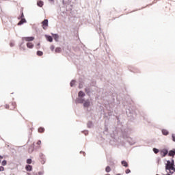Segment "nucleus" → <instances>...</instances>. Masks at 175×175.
<instances>
[{
	"instance_id": "1",
	"label": "nucleus",
	"mask_w": 175,
	"mask_h": 175,
	"mask_svg": "<svg viewBox=\"0 0 175 175\" xmlns=\"http://www.w3.org/2000/svg\"><path fill=\"white\" fill-rule=\"evenodd\" d=\"M5 107L8 110H15L16 107H17V104L16 102H12L10 103V105L6 104Z\"/></svg>"
},
{
	"instance_id": "2",
	"label": "nucleus",
	"mask_w": 175,
	"mask_h": 175,
	"mask_svg": "<svg viewBox=\"0 0 175 175\" xmlns=\"http://www.w3.org/2000/svg\"><path fill=\"white\" fill-rule=\"evenodd\" d=\"M43 29H47L49 27V20L45 19L42 22Z\"/></svg>"
},
{
	"instance_id": "3",
	"label": "nucleus",
	"mask_w": 175,
	"mask_h": 175,
	"mask_svg": "<svg viewBox=\"0 0 175 175\" xmlns=\"http://www.w3.org/2000/svg\"><path fill=\"white\" fill-rule=\"evenodd\" d=\"M23 40H25V42H32L35 40V37H24Z\"/></svg>"
},
{
	"instance_id": "4",
	"label": "nucleus",
	"mask_w": 175,
	"mask_h": 175,
	"mask_svg": "<svg viewBox=\"0 0 175 175\" xmlns=\"http://www.w3.org/2000/svg\"><path fill=\"white\" fill-rule=\"evenodd\" d=\"M167 150L166 149H163L162 150H161L160 152V155L161 157H166V155H167Z\"/></svg>"
},
{
	"instance_id": "5",
	"label": "nucleus",
	"mask_w": 175,
	"mask_h": 175,
	"mask_svg": "<svg viewBox=\"0 0 175 175\" xmlns=\"http://www.w3.org/2000/svg\"><path fill=\"white\" fill-rule=\"evenodd\" d=\"M173 166V163H171L170 161H167V164L165 165V170H169Z\"/></svg>"
},
{
	"instance_id": "6",
	"label": "nucleus",
	"mask_w": 175,
	"mask_h": 175,
	"mask_svg": "<svg viewBox=\"0 0 175 175\" xmlns=\"http://www.w3.org/2000/svg\"><path fill=\"white\" fill-rule=\"evenodd\" d=\"M27 47H28V49H33V44L32 42H27Z\"/></svg>"
},
{
	"instance_id": "7",
	"label": "nucleus",
	"mask_w": 175,
	"mask_h": 175,
	"mask_svg": "<svg viewBox=\"0 0 175 175\" xmlns=\"http://www.w3.org/2000/svg\"><path fill=\"white\" fill-rule=\"evenodd\" d=\"M24 23H27V21L25 18H22L18 23V25H22V24H24Z\"/></svg>"
},
{
	"instance_id": "8",
	"label": "nucleus",
	"mask_w": 175,
	"mask_h": 175,
	"mask_svg": "<svg viewBox=\"0 0 175 175\" xmlns=\"http://www.w3.org/2000/svg\"><path fill=\"white\" fill-rule=\"evenodd\" d=\"M90 105V100H88L84 103L83 106L84 107H89Z\"/></svg>"
},
{
	"instance_id": "9",
	"label": "nucleus",
	"mask_w": 175,
	"mask_h": 175,
	"mask_svg": "<svg viewBox=\"0 0 175 175\" xmlns=\"http://www.w3.org/2000/svg\"><path fill=\"white\" fill-rule=\"evenodd\" d=\"M25 169L27 172H31V170H32V165H26Z\"/></svg>"
},
{
	"instance_id": "10",
	"label": "nucleus",
	"mask_w": 175,
	"mask_h": 175,
	"mask_svg": "<svg viewBox=\"0 0 175 175\" xmlns=\"http://www.w3.org/2000/svg\"><path fill=\"white\" fill-rule=\"evenodd\" d=\"M168 170H170V173L171 174H173V173L175 172V167L172 165V167H171Z\"/></svg>"
},
{
	"instance_id": "11",
	"label": "nucleus",
	"mask_w": 175,
	"mask_h": 175,
	"mask_svg": "<svg viewBox=\"0 0 175 175\" xmlns=\"http://www.w3.org/2000/svg\"><path fill=\"white\" fill-rule=\"evenodd\" d=\"M40 158H41V159H42V161H41V163L42 165H44V163L46 162V158L44 157V155H43V154L41 155Z\"/></svg>"
},
{
	"instance_id": "12",
	"label": "nucleus",
	"mask_w": 175,
	"mask_h": 175,
	"mask_svg": "<svg viewBox=\"0 0 175 175\" xmlns=\"http://www.w3.org/2000/svg\"><path fill=\"white\" fill-rule=\"evenodd\" d=\"M85 94H84V92H83V91H80L78 94V96L83 98V96H85Z\"/></svg>"
},
{
	"instance_id": "13",
	"label": "nucleus",
	"mask_w": 175,
	"mask_h": 175,
	"mask_svg": "<svg viewBox=\"0 0 175 175\" xmlns=\"http://www.w3.org/2000/svg\"><path fill=\"white\" fill-rule=\"evenodd\" d=\"M168 155H169V157H174L175 151H174V150L170 151L169 153H168Z\"/></svg>"
},
{
	"instance_id": "14",
	"label": "nucleus",
	"mask_w": 175,
	"mask_h": 175,
	"mask_svg": "<svg viewBox=\"0 0 175 175\" xmlns=\"http://www.w3.org/2000/svg\"><path fill=\"white\" fill-rule=\"evenodd\" d=\"M62 51V49L60 48V47H57L55 49V52L56 53H61Z\"/></svg>"
},
{
	"instance_id": "15",
	"label": "nucleus",
	"mask_w": 175,
	"mask_h": 175,
	"mask_svg": "<svg viewBox=\"0 0 175 175\" xmlns=\"http://www.w3.org/2000/svg\"><path fill=\"white\" fill-rule=\"evenodd\" d=\"M162 133L163 135H165V136H167V135H169V131H167V130H162Z\"/></svg>"
},
{
	"instance_id": "16",
	"label": "nucleus",
	"mask_w": 175,
	"mask_h": 175,
	"mask_svg": "<svg viewBox=\"0 0 175 175\" xmlns=\"http://www.w3.org/2000/svg\"><path fill=\"white\" fill-rule=\"evenodd\" d=\"M38 6H39L40 8H42L43 6V1H38L37 3Z\"/></svg>"
},
{
	"instance_id": "17",
	"label": "nucleus",
	"mask_w": 175,
	"mask_h": 175,
	"mask_svg": "<svg viewBox=\"0 0 175 175\" xmlns=\"http://www.w3.org/2000/svg\"><path fill=\"white\" fill-rule=\"evenodd\" d=\"M33 144L29 148V152H33Z\"/></svg>"
},
{
	"instance_id": "18",
	"label": "nucleus",
	"mask_w": 175,
	"mask_h": 175,
	"mask_svg": "<svg viewBox=\"0 0 175 175\" xmlns=\"http://www.w3.org/2000/svg\"><path fill=\"white\" fill-rule=\"evenodd\" d=\"M38 132H39V133H43V132H44V128H43V127H40V128L38 129Z\"/></svg>"
},
{
	"instance_id": "19",
	"label": "nucleus",
	"mask_w": 175,
	"mask_h": 175,
	"mask_svg": "<svg viewBox=\"0 0 175 175\" xmlns=\"http://www.w3.org/2000/svg\"><path fill=\"white\" fill-rule=\"evenodd\" d=\"M122 166H124L125 167H128V163H126V161H122Z\"/></svg>"
},
{
	"instance_id": "20",
	"label": "nucleus",
	"mask_w": 175,
	"mask_h": 175,
	"mask_svg": "<svg viewBox=\"0 0 175 175\" xmlns=\"http://www.w3.org/2000/svg\"><path fill=\"white\" fill-rule=\"evenodd\" d=\"M105 171L107 172V173H110V172H111V168H110L109 166H107L105 168Z\"/></svg>"
},
{
	"instance_id": "21",
	"label": "nucleus",
	"mask_w": 175,
	"mask_h": 175,
	"mask_svg": "<svg viewBox=\"0 0 175 175\" xmlns=\"http://www.w3.org/2000/svg\"><path fill=\"white\" fill-rule=\"evenodd\" d=\"M43 174H44L43 171H40L38 173H35V172L33 173V175H43Z\"/></svg>"
},
{
	"instance_id": "22",
	"label": "nucleus",
	"mask_w": 175,
	"mask_h": 175,
	"mask_svg": "<svg viewBox=\"0 0 175 175\" xmlns=\"http://www.w3.org/2000/svg\"><path fill=\"white\" fill-rule=\"evenodd\" d=\"M37 55H38V57H42V55H43V52L40 51H37Z\"/></svg>"
},
{
	"instance_id": "23",
	"label": "nucleus",
	"mask_w": 175,
	"mask_h": 175,
	"mask_svg": "<svg viewBox=\"0 0 175 175\" xmlns=\"http://www.w3.org/2000/svg\"><path fill=\"white\" fill-rule=\"evenodd\" d=\"M46 39H47V40H48V42H53V37H51V36H47L46 37Z\"/></svg>"
},
{
	"instance_id": "24",
	"label": "nucleus",
	"mask_w": 175,
	"mask_h": 175,
	"mask_svg": "<svg viewBox=\"0 0 175 175\" xmlns=\"http://www.w3.org/2000/svg\"><path fill=\"white\" fill-rule=\"evenodd\" d=\"M36 144L38 145V148H40V144H42V141L39 140L37 142Z\"/></svg>"
},
{
	"instance_id": "25",
	"label": "nucleus",
	"mask_w": 175,
	"mask_h": 175,
	"mask_svg": "<svg viewBox=\"0 0 175 175\" xmlns=\"http://www.w3.org/2000/svg\"><path fill=\"white\" fill-rule=\"evenodd\" d=\"M75 84H76V81L72 80L70 82V87H73V85H75Z\"/></svg>"
},
{
	"instance_id": "26",
	"label": "nucleus",
	"mask_w": 175,
	"mask_h": 175,
	"mask_svg": "<svg viewBox=\"0 0 175 175\" xmlns=\"http://www.w3.org/2000/svg\"><path fill=\"white\" fill-rule=\"evenodd\" d=\"M27 163H28L29 165H31V163H32V159H28L27 160Z\"/></svg>"
},
{
	"instance_id": "27",
	"label": "nucleus",
	"mask_w": 175,
	"mask_h": 175,
	"mask_svg": "<svg viewBox=\"0 0 175 175\" xmlns=\"http://www.w3.org/2000/svg\"><path fill=\"white\" fill-rule=\"evenodd\" d=\"M153 151L154 152V154H158V152H159V150L157 149V148H153Z\"/></svg>"
},
{
	"instance_id": "28",
	"label": "nucleus",
	"mask_w": 175,
	"mask_h": 175,
	"mask_svg": "<svg viewBox=\"0 0 175 175\" xmlns=\"http://www.w3.org/2000/svg\"><path fill=\"white\" fill-rule=\"evenodd\" d=\"M7 163H8L7 161H6L5 160H3V161H2L1 165H2L3 166H6Z\"/></svg>"
},
{
	"instance_id": "29",
	"label": "nucleus",
	"mask_w": 175,
	"mask_h": 175,
	"mask_svg": "<svg viewBox=\"0 0 175 175\" xmlns=\"http://www.w3.org/2000/svg\"><path fill=\"white\" fill-rule=\"evenodd\" d=\"M55 49V46H54V45H51L50 46V50H51V51H54V49Z\"/></svg>"
},
{
	"instance_id": "30",
	"label": "nucleus",
	"mask_w": 175,
	"mask_h": 175,
	"mask_svg": "<svg viewBox=\"0 0 175 175\" xmlns=\"http://www.w3.org/2000/svg\"><path fill=\"white\" fill-rule=\"evenodd\" d=\"M3 170H5V167L0 166V172H3Z\"/></svg>"
},
{
	"instance_id": "31",
	"label": "nucleus",
	"mask_w": 175,
	"mask_h": 175,
	"mask_svg": "<svg viewBox=\"0 0 175 175\" xmlns=\"http://www.w3.org/2000/svg\"><path fill=\"white\" fill-rule=\"evenodd\" d=\"M130 172H131V170L127 169V170H126V174H129Z\"/></svg>"
},
{
	"instance_id": "32",
	"label": "nucleus",
	"mask_w": 175,
	"mask_h": 175,
	"mask_svg": "<svg viewBox=\"0 0 175 175\" xmlns=\"http://www.w3.org/2000/svg\"><path fill=\"white\" fill-rule=\"evenodd\" d=\"M172 140L174 142H175V135L174 134L172 135Z\"/></svg>"
},
{
	"instance_id": "33",
	"label": "nucleus",
	"mask_w": 175,
	"mask_h": 175,
	"mask_svg": "<svg viewBox=\"0 0 175 175\" xmlns=\"http://www.w3.org/2000/svg\"><path fill=\"white\" fill-rule=\"evenodd\" d=\"M10 46L11 47H13V46H14V43L11 42V43L10 44Z\"/></svg>"
},
{
	"instance_id": "34",
	"label": "nucleus",
	"mask_w": 175,
	"mask_h": 175,
	"mask_svg": "<svg viewBox=\"0 0 175 175\" xmlns=\"http://www.w3.org/2000/svg\"><path fill=\"white\" fill-rule=\"evenodd\" d=\"M55 40H57V39H58V35H57V34L55 35Z\"/></svg>"
},
{
	"instance_id": "35",
	"label": "nucleus",
	"mask_w": 175,
	"mask_h": 175,
	"mask_svg": "<svg viewBox=\"0 0 175 175\" xmlns=\"http://www.w3.org/2000/svg\"><path fill=\"white\" fill-rule=\"evenodd\" d=\"M23 17H24V13L22 12V13H21V18H23Z\"/></svg>"
},
{
	"instance_id": "36",
	"label": "nucleus",
	"mask_w": 175,
	"mask_h": 175,
	"mask_svg": "<svg viewBox=\"0 0 175 175\" xmlns=\"http://www.w3.org/2000/svg\"><path fill=\"white\" fill-rule=\"evenodd\" d=\"M3 158V157H2V156H0V159H2Z\"/></svg>"
},
{
	"instance_id": "37",
	"label": "nucleus",
	"mask_w": 175,
	"mask_h": 175,
	"mask_svg": "<svg viewBox=\"0 0 175 175\" xmlns=\"http://www.w3.org/2000/svg\"><path fill=\"white\" fill-rule=\"evenodd\" d=\"M116 175H121V174H116Z\"/></svg>"
},
{
	"instance_id": "38",
	"label": "nucleus",
	"mask_w": 175,
	"mask_h": 175,
	"mask_svg": "<svg viewBox=\"0 0 175 175\" xmlns=\"http://www.w3.org/2000/svg\"><path fill=\"white\" fill-rule=\"evenodd\" d=\"M38 46H40V44H38Z\"/></svg>"
}]
</instances>
